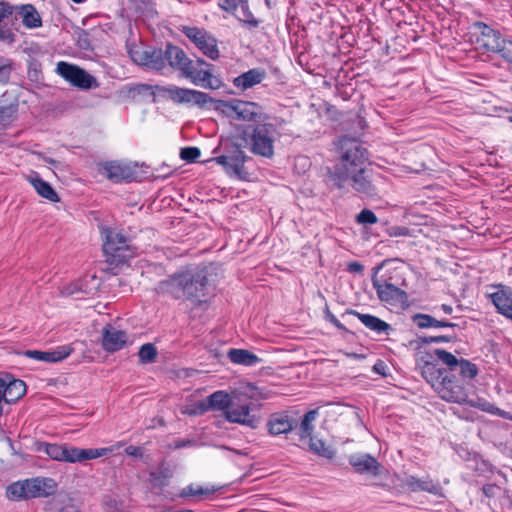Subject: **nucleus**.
Segmentation results:
<instances>
[{"label":"nucleus","mask_w":512,"mask_h":512,"mask_svg":"<svg viewBox=\"0 0 512 512\" xmlns=\"http://www.w3.org/2000/svg\"><path fill=\"white\" fill-rule=\"evenodd\" d=\"M142 87L145 89H154L155 91L158 92L159 95L169 98L174 103L193 104L201 109L206 108L208 106V104H213L215 107L217 104V101L219 100V99H214L213 97L209 96L205 92L194 90V89L181 88V87H178L175 85H170V86L143 85Z\"/></svg>","instance_id":"obj_7"},{"label":"nucleus","mask_w":512,"mask_h":512,"mask_svg":"<svg viewBox=\"0 0 512 512\" xmlns=\"http://www.w3.org/2000/svg\"><path fill=\"white\" fill-rule=\"evenodd\" d=\"M127 340V333L115 328L111 324H107L102 329L101 345L106 352L113 353L121 350L126 345Z\"/></svg>","instance_id":"obj_18"},{"label":"nucleus","mask_w":512,"mask_h":512,"mask_svg":"<svg viewBox=\"0 0 512 512\" xmlns=\"http://www.w3.org/2000/svg\"><path fill=\"white\" fill-rule=\"evenodd\" d=\"M155 291L158 295L174 300H187L194 307L207 304L212 295V285L206 267H190L171 274L161 280Z\"/></svg>","instance_id":"obj_2"},{"label":"nucleus","mask_w":512,"mask_h":512,"mask_svg":"<svg viewBox=\"0 0 512 512\" xmlns=\"http://www.w3.org/2000/svg\"><path fill=\"white\" fill-rule=\"evenodd\" d=\"M421 375L435 389L445 401L461 403L466 398L464 384L458 379H452L446 368H440L433 361H424L421 366Z\"/></svg>","instance_id":"obj_4"},{"label":"nucleus","mask_w":512,"mask_h":512,"mask_svg":"<svg viewBox=\"0 0 512 512\" xmlns=\"http://www.w3.org/2000/svg\"><path fill=\"white\" fill-rule=\"evenodd\" d=\"M28 497L30 498H41L44 497V493L41 492L40 488V477L27 479Z\"/></svg>","instance_id":"obj_45"},{"label":"nucleus","mask_w":512,"mask_h":512,"mask_svg":"<svg viewBox=\"0 0 512 512\" xmlns=\"http://www.w3.org/2000/svg\"><path fill=\"white\" fill-rule=\"evenodd\" d=\"M247 159L249 157L241 149L240 145L232 143L226 155L218 156L214 160L217 164L222 165L229 175L244 179L247 174L244 168Z\"/></svg>","instance_id":"obj_11"},{"label":"nucleus","mask_w":512,"mask_h":512,"mask_svg":"<svg viewBox=\"0 0 512 512\" xmlns=\"http://www.w3.org/2000/svg\"><path fill=\"white\" fill-rule=\"evenodd\" d=\"M28 181L41 197L51 202L59 201V196L53 187L48 182L44 181L37 173L33 176H29Z\"/></svg>","instance_id":"obj_33"},{"label":"nucleus","mask_w":512,"mask_h":512,"mask_svg":"<svg viewBox=\"0 0 512 512\" xmlns=\"http://www.w3.org/2000/svg\"><path fill=\"white\" fill-rule=\"evenodd\" d=\"M100 171L112 182L131 181L134 178L133 170L117 161H108L102 164Z\"/></svg>","instance_id":"obj_24"},{"label":"nucleus","mask_w":512,"mask_h":512,"mask_svg":"<svg viewBox=\"0 0 512 512\" xmlns=\"http://www.w3.org/2000/svg\"><path fill=\"white\" fill-rule=\"evenodd\" d=\"M349 464L352 466L355 473L361 475H372L378 476L381 474L383 466L381 463L371 454L368 453H356L352 454L348 458Z\"/></svg>","instance_id":"obj_16"},{"label":"nucleus","mask_w":512,"mask_h":512,"mask_svg":"<svg viewBox=\"0 0 512 512\" xmlns=\"http://www.w3.org/2000/svg\"><path fill=\"white\" fill-rule=\"evenodd\" d=\"M193 441L189 439H182L175 442V448L180 449L192 445Z\"/></svg>","instance_id":"obj_59"},{"label":"nucleus","mask_w":512,"mask_h":512,"mask_svg":"<svg viewBox=\"0 0 512 512\" xmlns=\"http://www.w3.org/2000/svg\"><path fill=\"white\" fill-rule=\"evenodd\" d=\"M4 377L6 390V404H14L26 394V383L21 379L15 378L10 373L4 372Z\"/></svg>","instance_id":"obj_25"},{"label":"nucleus","mask_w":512,"mask_h":512,"mask_svg":"<svg viewBox=\"0 0 512 512\" xmlns=\"http://www.w3.org/2000/svg\"><path fill=\"white\" fill-rule=\"evenodd\" d=\"M309 449L312 453L329 460L335 456V450L331 446L313 436L309 438Z\"/></svg>","instance_id":"obj_35"},{"label":"nucleus","mask_w":512,"mask_h":512,"mask_svg":"<svg viewBox=\"0 0 512 512\" xmlns=\"http://www.w3.org/2000/svg\"><path fill=\"white\" fill-rule=\"evenodd\" d=\"M138 355L141 362L152 363L157 357V349L154 344L146 343L140 347Z\"/></svg>","instance_id":"obj_43"},{"label":"nucleus","mask_w":512,"mask_h":512,"mask_svg":"<svg viewBox=\"0 0 512 512\" xmlns=\"http://www.w3.org/2000/svg\"><path fill=\"white\" fill-rule=\"evenodd\" d=\"M3 403H6L5 377L4 372L0 373V417L4 414Z\"/></svg>","instance_id":"obj_53"},{"label":"nucleus","mask_w":512,"mask_h":512,"mask_svg":"<svg viewBox=\"0 0 512 512\" xmlns=\"http://www.w3.org/2000/svg\"><path fill=\"white\" fill-rule=\"evenodd\" d=\"M101 233L104 237L103 251L107 256V262L118 266L133 257L134 252L129 245V239L124 234L108 227L103 228Z\"/></svg>","instance_id":"obj_8"},{"label":"nucleus","mask_w":512,"mask_h":512,"mask_svg":"<svg viewBox=\"0 0 512 512\" xmlns=\"http://www.w3.org/2000/svg\"><path fill=\"white\" fill-rule=\"evenodd\" d=\"M297 161L300 162L303 165V167L309 165V160L307 157H298Z\"/></svg>","instance_id":"obj_62"},{"label":"nucleus","mask_w":512,"mask_h":512,"mask_svg":"<svg viewBox=\"0 0 512 512\" xmlns=\"http://www.w3.org/2000/svg\"><path fill=\"white\" fill-rule=\"evenodd\" d=\"M282 122L284 120L271 117L262 123L242 125L240 138L251 153L270 159L274 156V143L281 137L279 125Z\"/></svg>","instance_id":"obj_3"},{"label":"nucleus","mask_w":512,"mask_h":512,"mask_svg":"<svg viewBox=\"0 0 512 512\" xmlns=\"http://www.w3.org/2000/svg\"><path fill=\"white\" fill-rule=\"evenodd\" d=\"M38 451H44L53 460L64 462L65 445L40 443Z\"/></svg>","instance_id":"obj_40"},{"label":"nucleus","mask_w":512,"mask_h":512,"mask_svg":"<svg viewBox=\"0 0 512 512\" xmlns=\"http://www.w3.org/2000/svg\"><path fill=\"white\" fill-rule=\"evenodd\" d=\"M380 267L375 268L374 276L372 277V286L376 290L377 296L382 302L389 303L391 305H396L399 303H404L407 300V293L395 286L392 283L385 281L382 283L377 277L376 274Z\"/></svg>","instance_id":"obj_15"},{"label":"nucleus","mask_w":512,"mask_h":512,"mask_svg":"<svg viewBox=\"0 0 512 512\" xmlns=\"http://www.w3.org/2000/svg\"><path fill=\"white\" fill-rule=\"evenodd\" d=\"M494 53L499 54L506 62L512 64V37L504 39V42L500 44V47Z\"/></svg>","instance_id":"obj_44"},{"label":"nucleus","mask_w":512,"mask_h":512,"mask_svg":"<svg viewBox=\"0 0 512 512\" xmlns=\"http://www.w3.org/2000/svg\"><path fill=\"white\" fill-rule=\"evenodd\" d=\"M411 320L419 329L455 328L459 326L457 323L450 322L447 319L438 320L435 317L424 313L414 314L411 317Z\"/></svg>","instance_id":"obj_28"},{"label":"nucleus","mask_w":512,"mask_h":512,"mask_svg":"<svg viewBox=\"0 0 512 512\" xmlns=\"http://www.w3.org/2000/svg\"><path fill=\"white\" fill-rule=\"evenodd\" d=\"M172 475L169 467L166 465L165 462H162L158 468L157 471H151L149 473L150 480L154 482L155 484H159L161 486L165 485V483L162 481L170 478Z\"/></svg>","instance_id":"obj_42"},{"label":"nucleus","mask_w":512,"mask_h":512,"mask_svg":"<svg viewBox=\"0 0 512 512\" xmlns=\"http://www.w3.org/2000/svg\"><path fill=\"white\" fill-rule=\"evenodd\" d=\"M215 110L221 111L227 117L250 122V124L262 123L272 116L264 112L258 103L242 100H218Z\"/></svg>","instance_id":"obj_6"},{"label":"nucleus","mask_w":512,"mask_h":512,"mask_svg":"<svg viewBox=\"0 0 512 512\" xmlns=\"http://www.w3.org/2000/svg\"><path fill=\"white\" fill-rule=\"evenodd\" d=\"M130 57L137 65L161 71L165 67V56L162 49L146 48L130 50Z\"/></svg>","instance_id":"obj_14"},{"label":"nucleus","mask_w":512,"mask_h":512,"mask_svg":"<svg viewBox=\"0 0 512 512\" xmlns=\"http://www.w3.org/2000/svg\"><path fill=\"white\" fill-rule=\"evenodd\" d=\"M266 77V72L260 68L250 69L233 79V85L241 91H245L261 83Z\"/></svg>","instance_id":"obj_26"},{"label":"nucleus","mask_w":512,"mask_h":512,"mask_svg":"<svg viewBox=\"0 0 512 512\" xmlns=\"http://www.w3.org/2000/svg\"><path fill=\"white\" fill-rule=\"evenodd\" d=\"M227 357L234 364L244 366H255L261 362V359L254 353L246 349L231 348L227 352Z\"/></svg>","instance_id":"obj_32"},{"label":"nucleus","mask_w":512,"mask_h":512,"mask_svg":"<svg viewBox=\"0 0 512 512\" xmlns=\"http://www.w3.org/2000/svg\"><path fill=\"white\" fill-rule=\"evenodd\" d=\"M183 33L204 55L212 60H216L219 57L217 40L205 30L197 27H184Z\"/></svg>","instance_id":"obj_13"},{"label":"nucleus","mask_w":512,"mask_h":512,"mask_svg":"<svg viewBox=\"0 0 512 512\" xmlns=\"http://www.w3.org/2000/svg\"><path fill=\"white\" fill-rule=\"evenodd\" d=\"M477 407H479L482 411L491 412L493 405L491 403H489L488 401H485V400L481 401L479 399V403L477 404Z\"/></svg>","instance_id":"obj_58"},{"label":"nucleus","mask_w":512,"mask_h":512,"mask_svg":"<svg viewBox=\"0 0 512 512\" xmlns=\"http://www.w3.org/2000/svg\"><path fill=\"white\" fill-rule=\"evenodd\" d=\"M356 221H357V223L363 224V225H366V224L373 225V224H376L378 222V218H377L376 214L372 210H370V209H363L356 216Z\"/></svg>","instance_id":"obj_46"},{"label":"nucleus","mask_w":512,"mask_h":512,"mask_svg":"<svg viewBox=\"0 0 512 512\" xmlns=\"http://www.w3.org/2000/svg\"><path fill=\"white\" fill-rule=\"evenodd\" d=\"M73 351L74 348L71 345H61L49 351L25 350L23 355L37 361L57 363L69 357Z\"/></svg>","instance_id":"obj_19"},{"label":"nucleus","mask_w":512,"mask_h":512,"mask_svg":"<svg viewBox=\"0 0 512 512\" xmlns=\"http://www.w3.org/2000/svg\"><path fill=\"white\" fill-rule=\"evenodd\" d=\"M381 367H383V363L380 361L379 363L375 364L374 365V371L378 372V373H382L380 370H381Z\"/></svg>","instance_id":"obj_64"},{"label":"nucleus","mask_w":512,"mask_h":512,"mask_svg":"<svg viewBox=\"0 0 512 512\" xmlns=\"http://www.w3.org/2000/svg\"><path fill=\"white\" fill-rule=\"evenodd\" d=\"M244 0H219V7L230 13H234L237 7L243 3Z\"/></svg>","instance_id":"obj_52"},{"label":"nucleus","mask_w":512,"mask_h":512,"mask_svg":"<svg viewBox=\"0 0 512 512\" xmlns=\"http://www.w3.org/2000/svg\"><path fill=\"white\" fill-rule=\"evenodd\" d=\"M457 339V336L455 334H445V335H438V336H419L417 338V343L419 346L421 345H428L431 343H450L455 342Z\"/></svg>","instance_id":"obj_41"},{"label":"nucleus","mask_w":512,"mask_h":512,"mask_svg":"<svg viewBox=\"0 0 512 512\" xmlns=\"http://www.w3.org/2000/svg\"><path fill=\"white\" fill-rule=\"evenodd\" d=\"M317 415V409L309 410L304 414L299 427V436L301 440L312 437L314 430L313 422L315 421Z\"/></svg>","instance_id":"obj_36"},{"label":"nucleus","mask_w":512,"mask_h":512,"mask_svg":"<svg viewBox=\"0 0 512 512\" xmlns=\"http://www.w3.org/2000/svg\"><path fill=\"white\" fill-rule=\"evenodd\" d=\"M183 77L189 79L194 85L205 89L216 90L222 86L221 80L214 76L209 69H198L194 62H192L191 68L185 72Z\"/></svg>","instance_id":"obj_17"},{"label":"nucleus","mask_w":512,"mask_h":512,"mask_svg":"<svg viewBox=\"0 0 512 512\" xmlns=\"http://www.w3.org/2000/svg\"><path fill=\"white\" fill-rule=\"evenodd\" d=\"M403 487L410 492L425 491L432 494H437L439 490L438 484H435L430 478L418 479L412 475H409L404 479Z\"/></svg>","instance_id":"obj_31"},{"label":"nucleus","mask_w":512,"mask_h":512,"mask_svg":"<svg viewBox=\"0 0 512 512\" xmlns=\"http://www.w3.org/2000/svg\"><path fill=\"white\" fill-rule=\"evenodd\" d=\"M441 310L447 314V315H451L452 312H453V308L452 306L448 305V304H442L441 305Z\"/></svg>","instance_id":"obj_61"},{"label":"nucleus","mask_w":512,"mask_h":512,"mask_svg":"<svg viewBox=\"0 0 512 512\" xmlns=\"http://www.w3.org/2000/svg\"><path fill=\"white\" fill-rule=\"evenodd\" d=\"M201 155L197 147H184L180 150V157L186 162H195Z\"/></svg>","instance_id":"obj_47"},{"label":"nucleus","mask_w":512,"mask_h":512,"mask_svg":"<svg viewBox=\"0 0 512 512\" xmlns=\"http://www.w3.org/2000/svg\"><path fill=\"white\" fill-rule=\"evenodd\" d=\"M56 72L64 80L80 90L97 89L100 86L96 77L75 64L60 61L57 63Z\"/></svg>","instance_id":"obj_10"},{"label":"nucleus","mask_w":512,"mask_h":512,"mask_svg":"<svg viewBox=\"0 0 512 512\" xmlns=\"http://www.w3.org/2000/svg\"><path fill=\"white\" fill-rule=\"evenodd\" d=\"M27 479L23 481H17L10 484L6 489V495L10 500L18 501L22 499H29L28 487L26 486Z\"/></svg>","instance_id":"obj_37"},{"label":"nucleus","mask_w":512,"mask_h":512,"mask_svg":"<svg viewBox=\"0 0 512 512\" xmlns=\"http://www.w3.org/2000/svg\"><path fill=\"white\" fill-rule=\"evenodd\" d=\"M16 40V35L13 30L8 27L6 24H0V41L8 44L14 43Z\"/></svg>","instance_id":"obj_50"},{"label":"nucleus","mask_w":512,"mask_h":512,"mask_svg":"<svg viewBox=\"0 0 512 512\" xmlns=\"http://www.w3.org/2000/svg\"><path fill=\"white\" fill-rule=\"evenodd\" d=\"M40 488L44 497H47L55 493L57 484L52 478H40Z\"/></svg>","instance_id":"obj_49"},{"label":"nucleus","mask_w":512,"mask_h":512,"mask_svg":"<svg viewBox=\"0 0 512 512\" xmlns=\"http://www.w3.org/2000/svg\"><path fill=\"white\" fill-rule=\"evenodd\" d=\"M14 11L22 19V23L26 28L35 29L42 26L41 16L34 5L23 4L14 6Z\"/></svg>","instance_id":"obj_27"},{"label":"nucleus","mask_w":512,"mask_h":512,"mask_svg":"<svg viewBox=\"0 0 512 512\" xmlns=\"http://www.w3.org/2000/svg\"><path fill=\"white\" fill-rule=\"evenodd\" d=\"M12 71V62L8 59L0 58V84L8 83Z\"/></svg>","instance_id":"obj_48"},{"label":"nucleus","mask_w":512,"mask_h":512,"mask_svg":"<svg viewBox=\"0 0 512 512\" xmlns=\"http://www.w3.org/2000/svg\"><path fill=\"white\" fill-rule=\"evenodd\" d=\"M325 319L333 324L338 330L347 332L346 327L336 318V316L327 308L325 310Z\"/></svg>","instance_id":"obj_54"},{"label":"nucleus","mask_w":512,"mask_h":512,"mask_svg":"<svg viewBox=\"0 0 512 512\" xmlns=\"http://www.w3.org/2000/svg\"><path fill=\"white\" fill-rule=\"evenodd\" d=\"M434 355L447 367V373L449 376L452 379H458L462 384V380H471L478 375L479 370L476 364L467 359H458L452 353L439 348L434 350Z\"/></svg>","instance_id":"obj_9"},{"label":"nucleus","mask_w":512,"mask_h":512,"mask_svg":"<svg viewBox=\"0 0 512 512\" xmlns=\"http://www.w3.org/2000/svg\"><path fill=\"white\" fill-rule=\"evenodd\" d=\"M497 291L491 293L489 297L495 305L498 313L506 318H510L512 314V289L503 284L493 285Z\"/></svg>","instance_id":"obj_21"},{"label":"nucleus","mask_w":512,"mask_h":512,"mask_svg":"<svg viewBox=\"0 0 512 512\" xmlns=\"http://www.w3.org/2000/svg\"><path fill=\"white\" fill-rule=\"evenodd\" d=\"M164 56L165 62L167 61L173 69L179 70L182 76L191 68L193 62L187 57L183 49L170 43L166 45Z\"/></svg>","instance_id":"obj_22"},{"label":"nucleus","mask_w":512,"mask_h":512,"mask_svg":"<svg viewBox=\"0 0 512 512\" xmlns=\"http://www.w3.org/2000/svg\"><path fill=\"white\" fill-rule=\"evenodd\" d=\"M240 16L238 20L249 30L256 29L261 21L254 17L253 13L249 9L248 0H244L240 6Z\"/></svg>","instance_id":"obj_39"},{"label":"nucleus","mask_w":512,"mask_h":512,"mask_svg":"<svg viewBox=\"0 0 512 512\" xmlns=\"http://www.w3.org/2000/svg\"><path fill=\"white\" fill-rule=\"evenodd\" d=\"M499 487L496 484H485L482 487V492L487 498H494L496 496Z\"/></svg>","instance_id":"obj_55"},{"label":"nucleus","mask_w":512,"mask_h":512,"mask_svg":"<svg viewBox=\"0 0 512 512\" xmlns=\"http://www.w3.org/2000/svg\"><path fill=\"white\" fill-rule=\"evenodd\" d=\"M340 163L327 168L326 183L331 189H342L347 182L361 198H379L377 174L368 166L369 154L355 139L344 137L340 141Z\"/></svg>","instance_id":"obj_1"},{"label":"nucleus","mask_w":512,"mask_h":512,"mask_svg":"<svg viewBox=\"0 0 512 512\" xmlns=\"http://www.w3.org/2000/svg\"><path fill=\"white\" fill-rule=\"evenodd\" d=\"M125 453L129 456L133 457H142L143 456V449L140 446H133L130 445L125 449Z\"/></svg>","instance_id":"obj_57"},{"label":"nucleus","mask_w":512,"mask_h":512,"mask_svg":"<svg viewBox=\"0 0 512 512\" xmlns=\"http://www.w3.org/2000/svg\"><path fill=\"white\" fill-rule=\"evenodd\" d=\"M387 234L391 237L411 236L410 229L408 227L398 225L390 226L387 229Z\"/></svg>","instance_id":"obj_51"},{"label":"nucleus","mask_w":512,"mask_h":512,"mask_svg":"<svg viewBox=\"0 0 512 512\" xmlns=\"http://www.w3.org/2000/svg\"><path fill=\"white\" fill-rule=\"evenodd\" d=\"M17 112V99H9L7 93L2 94L0 96V124L9 125L16 118Z\"/></svg>","instance_id":"obj_30"},{"label":"nucleus","mask_w":512,"mask_h":512,"mask_svg":"<svg viewBox=\"0 0 512 512\" xmlns=\"http://www.w3.org/2000/svg\"><path fill=\"white\" fill-rule=\"evenodd\" d=\"M264 398L258 387L247 383L240 390L232 392V401L225 418L230 423H237L256 429L260 423V417L250 413L252 399Z\"/></svg>","instance_id":"obj_5"},{"label":"nucleus","mask_w":512,"mask_h":512,"mask_svg":"<svg viewBox=\"0 0 512 512\" xmlns=\"http://www.w3.org/2000/svg\"><path fill=\"white\" fill-rule=\"evenodd\" d=\"M108 448H89L83 449L71 445H65L64 462L83 463L88 460L96 459L107 455Z\"/></svg>","instance_id":"obj_20"},{"label":"nucleus","mask_w":512,"mask_h":512,"mask_svg":"<svg viewBox=\"0 0 512 512\" xmlns=\"http://www.w3.org/2000/svg\"><path fill=\"white\" fill-rule=\"evenodd\" d=\"M346 270L349 273L361 274L364 271V266L358 261H352L347 264Z\"/></svg>","instance_id":"obj_56"},{"label":"nucleus","mask_w":512,"mask_h":512,"mask_svg":"<svg viewBox=\"0 0 512 512\" xmlns=\"http://www.w3.org/2000/svg\"><path fill=\"white\" fill-rule=\"evenodd\" d=\"M472 29L476 35V43L487 52L494 53L504 42L505 38L498 29L482 21L474 22Z\"/></svg>","instance_id":"obj_12"},{"label":"nucleus","mask_w":512,"mask_h":512,"mask_svg":"<svg viewBox=\"0 0 512 512\" xmlns=\"http://www.w3.org/2000/svg\"><path fill=\"white\" fill-rule=\"evenodd\" d=\"M216 491H217V489L214 487L203 488L199 485L190 484L181 490L180 497H182V498H187V497L205 498V497H208V496L214 494Z\"/></svg>","instance_id":"obj_38"},{"label":"nucleus","mask_w":512,"mask_h":512,"mask_svg":"<svg viewBox=\"0 0 512 512\" xmlns=\"http://www.w3.org/2000/svg\"><path fill=\"white\" fill-rule=\"evenodd\" d=\"M58 512H79V510L75 505L67 504L60 508Z\"/></svg>","instance_id":"obj_60"},{"label":"nucleus","mask_w":512,"mask_h":512,"mask_svg":"<svg viewBox=\"0 0 512 512\" xmlns=\"http://www.w3.org/2000/svg\"><path fill=\"white\" fill-rule=\"evenodd\" d=\"M297 425L296 419L285 412L272 414L267 422L268 432L272 436L287 434Z\"/></svg>","instance_id":"obj_23"},{"label":"nucleus","mask_w":512,"mask_h":512,"mask_svg":"<svg viewBox=\"0 0 512 512\" xmlns=\"http://www.w3.org/2000/svg\"><path fill=\"white\" fill-rule=\"evenodd\" d=\"M381 367H383V363L380 361L379 363L375 364L374 365V371L378 372V373H382L380 370H381Z\"/></svg>","instance_id":"obj_63"},{"label":"nucleus","mask_w":512,"mask_h":512,"mask_svg":"<svg viewBox=\"0 0 512 512\" xmlns=\"http://www.w3.org/2000/svg\"><path fill=\"white\" fill-rule=\"evenodd\" d=\"M347 313L356 316L365 327L376 332L377 334H388L389 331L392 329L387 322L383 321L382 319L374 315L363 314L352 309L347 310Z\"/></svg>","instance_id":"obj_29"},{"label":"nucleus","mask_w":512,"mask_h":512,"mask_svg":"<svg viewBox=\"0 0 512 512\" xmlns=\"http://www.w3.org/2000/svg\"><path fill=\"white\" fill-rule=\"evenodd\" d=\"M232 401V394L229 395L225 391H216L212 393L210 396L207 397V406L204 408V410H220L226 414V411L228 410L230 403Z\"/></svg>","instance_id":"obj_34"}]
</instances>
